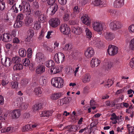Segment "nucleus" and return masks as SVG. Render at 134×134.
Returning <instances> with one entry per match:
<instances>
[{
    "mask_svg": "<svg viewBox=\"0 0 134 134\" xmlns=\"http://www.w3.org/2000/svg\"><path fill=\"white\" fill-rule=\"evenodd\" d=\"M27 0L23 1L21 5H19L18 8H19L20 11H22L26 15H29L31 12L30 9V6L28 3L27 2Z\"/></svg>",
    "mask_w": 134,
    "mask_h": 134,
    "instance_id": "f257e3e1",
    "label": "nucleus"
},
{
    "mask_svg": "<svg viewBox=\"0 0 134 134\" xmlns=\"http://www.w3.org/2000/svg\"><path fill=\"white\" fill-rule=\"evenodd\" d=\"M51 83L54 87L58 88H61L63 86L64 81L61 77H55L52 79Z\"/></svg>",
    "mask_w": 134,
    "mask_h": 134,
    "instance_id": "f03ea898",
    "label": "nucleus"
},
{
    "mask_svg": "<svg viewBox=\"0 0 134 134\" xmlns=\"http://www.w3.org/2000/svg\"><path fill=\"white\" fill-rule=\"evenodd\" d=\"M92 25L94 30L97 32L99 34H102L101 32L103 30V27L101 22L95 21L92 23Z\"/></svg>",
    "mask_w": 134,
    "mask_h": 134,
    "instance_id": "7ed1b4c3",
    "label": "nucleus"
},
{
    "mask_svg": "<svg viewBox=\"0 0 134 134\" xmlns=\"http://www.w3.org/2000/svg\"><path fill=\"white\" fill-rule=\"evenodd\" d=\"M55 0H49L48 2V3L49 5H52L51 8L47 9V11H49L50 12V14L51 15H53L57 11L58 6L57 4L54 3Z\"/></svg>",
    "mask_w": 134,
    "mask_h": 134,
    "instance_id": "20e7f679",
    "label": "nucleus"
},
{
    "mask_svg": "<svg viewBox=\"0 0 134 134\" xmlns=\"http://www.w3.org/2000/svg\"><path fill=\"white\" fill-rule=\"evenodd\" d=\"M54 59L58 64L60 63V62L62 63L65 60V55L62 53H58L55 54Z\"/></svg>",
    "mask_w": 134,
    "mask_h": 134,
    "instance_id": "39448f33",
    "label": "nucleus"
},
{
    "mask_svg": "<svg viewBox=\"0 0 134 134\" xmlns=\"http://www.w3.org/2000/svg\"><path fill=\"white\" fill-rule=\"evenodd\" d=\"M118 48L116 46L113 45H109L107 49L108 54L110 56H114L118 53Z\"/></svg>",
    "mask_w": 134,
    "mask_h": 134,
    "instance_id": "423d86ee",
    "label": "nucleus"
},
{
    "mask_svg": "<svg viewBox=\"0 0 134 134\" xmlns=\"http://www.w3.org/2000/svg\"><path fill=\"white\" fill-rule=\"evenodd\" d=\"M60 20L58 18H53L51 19L49 21L50 26L53 28H56L60 24Z\"/></svg>",
    "mask_w": 134,
    "mask_h": 134,
    "instance_id": "0eeeda50",
    "label": "nucleus"
},
{
    "mask_svg": "<svg viewBox=\"0 0 134 134\" xmlns=\"http://www.w3.org/2000/svg\"><path fill=\"white\" fill-rule=\"evenodd\" d=\"M60 30L61 32L65 35H68L70 33V28L66 24H62L60 26Z\"/></svg>",
    "mask_w": 134,
    "mask_h": 134,
    "instance_id": "6e6552de",
    "label": "nucleus"
},
{
    "mask_svg": "<svg viewBox=\"0 0 134 134\" xmlns=\"http://www.w3.org/2000/svg\"><path fill=\"white\" fill-rule=\"evenodd\" d=\"M82 23L87 26H90L91 23V19L87 14L83 15L81 18Z\"/></svg>",
    "mask_w": 134,
    "mask_h": 134,
    "instance_id": "1a4fd4ad",
    "label": "nucleus"
},
{
    "mask_svg": "<svg viewBox=\"0 0 134 134\" xmlns=\"http://www.w3.org/2000/svg\"><path fill=\"white\" fill-rule=\"evenodd\" d=\"M94 54V51L93 48L92 47L87 48L85 51V55L87 58H90L93 56Z\"/></svg>",
    "mask_w": 134,
    "mask_h": 134,
    "instance_id": "9d476101",
    "label": "nucleus"
},
{
    "mask_svg": "<svg viewBox=\"0 0 134 134\" xmlns=\"http://www.w3.org/2000/svg\"><path fill=\"white\" fill-rule=\"evenodd\" d=\"M2 40L5 42H9L11 41L13 37L10 34L6 33L2 34Z\"/></svg>",
    "mask_w": 134,
    "mask_h": 134,
    "instance_id": "9b49d317",
    "label": "nucleus"
},
{
    "mask_svg": "<svg viewBox=\"0 0 134 134\" xmlns=\"http://www.w3.org/2000/svg\"><path fill=\"white\" fill-rule=\"evenodd\" d=\"M63 95V94L62 92H55L51 94L50 98L52 100H56L61 98Z\"/></svg>",
    "mask_w": 134,
    "mask_h": 134,
    "instance_id": "f8f14e48",
    "label": "nucleus"
},
{
    "mask_svg": "<svg viewBox=\"0 0 134 134\" xmlns=\"http://www.w3.org/2000/svg\"><path fill=\"white\" fill-rule=\"evenodd\" d=\"M36 16L38 17V20L42 22L45 21L46 15L38 10L36 11L35 13Z\"/></svg>",
    "mask_w": 134,
    "mask_h": 134,
    "instance_id": "ddd939ff",
    "label": "nucleus"
},
{
    "mask_svg": "<svg viewBox=\"0 0 134 134\" xmlns=\"http://www.w3.org/2000/svg\"><path fill=\"white\" fill-rule=\"evenodd\" d=\"M100 60L96 57L92 58L90 62V65L92 68L97 67L100 64Z\"/></svg>",
    "mask_w": 134,
    "mask_h": 134,
    "instance_id": "4468645a",
    "label": "nucleus"
},
{
    "mask_svg": "<svg viewBox=\"0 0 134 134\" xmlns=\"http://www.w3.org/2000/svg\"><path fill=\"white\" fill-rule=\"evenodd\" d=\"M33 18L32 16H27L24 20V23L27 26H30L32 24L33 21Z\"/></svg>",
    "mask_w": 134,
    "mask_h": 134,
    "instance_id": "2eb2a0df",
    "label": "nucleus"
},
{
    "mask_svg": "<svg viewBox=\"0 0 134 134\" xmlns=\"http://www.w3.org/2000/svg\"><path fill=\"white\" fill-rule=\"evenodd\" d=\"M62 68L60 65L56 66L55 68H51L49 69L51 74H54L59 72L62 70Z\"/></svg>",
    "mask_w": 134,
    "mask_h": 134,
    "instance_id": "dca6fc26",
    "label": "nucleus"
},
{
    "mask_svg": "<svg viewBox=\"0 0 134 134\" xmlns=\"http://www.w3.org/2000/svg\"><path fill=\"white\" fill-rule=\"evenodd\" d=\"M36 59L38 62L41 63L43 64L45 61L43 54L40 52L36 54Z\"/></svg>",
    "mask_w": 134,
    "mask_h": 134,
    "instance_id": "f3484780",
    "label": "nucleus"
},
{
    "mask_svg": "<svg viewBox=\"0 0 134 134\" xmlns=\"http://www.w3.org/2000/svg\"><path fill=\"white\" fill-rule=\"evenodd\" d=\"M104 36L106 40L109 41L112 40L115 37L114 34L110 32H107L104 33Z\"/></svg>",
    "mask_w": 134,
    "mask_h": 134,
    "instance_id": "a211bd4d",
    "label": "nucleus"
},
{
    "mask_svg": "<svg viewBox=\"0 0 134 134\" xmlns=\"http://www.w3.org/2000/svg\"><path fill=\"white\" fill-rule=\"evenodd\" d=\"M1 61L2 64L7 67L9 66L12 63L11 59L9 58H5L4 59L2 58Z\"/></svg>",
    "mask_w": 134,
    "mask_h": 134,
    "instance_id": "6ab92c4d",
    "label": "nucleus"
},
{
    "mask_svg": "<svg viewBox=\"0 0 134 134\" xmlns=\"http://www.w3.org/2000/svg\"><path fill=\"white\" fill-rule=\"evenodd\" d=\"M71 100V98L69 97H65L60 99L59 100L60 105H63L64 104H68Z\"/></svg>",
    "mask_w": 134,
    "mask_h": 134,
    "instance_id": "aec40b11",
    "label": "nucleus"
},
{
    "mask_svg": "<svg viewBox=\"0 0 134 134\" xmlns=\"http://www.w3.org/2000/svg\"><path fill=\"white\" fill-rule=\"evenodd\" d=\"M124 0H115L113 3V6L116 8H119L124 4Z\"/></svg>",
    "mask_w": 134,
    "mask_h": 134,
    "instance_id": "412c9836",
    "label": "nucleus"
},
{
    "mask_svg": "<svg viewBox=\"0 0 134 134\" xmlns=\"http://www.w3.org/2000/svg\"><path fill=\"white\" fill-rule=\"evenodd\" d=\"M21 112L19 109H15L11 113L12 117L14 119L18 118L20 115Z\"/></svg>",
    "mask_w": 134,
    "mask_h": 134,
    "instance_id": "4be33fe9",
    "label": "nucleus"
},
{
    "mask_svg": "<svg viewBox=\"0 0 134 134\" xmlns=\"http://www.w3.org/2000/svg\"><path fill=\"white\" fill-rule=\"evenodd\" d=\"M91 77L90 75L88 73H86L84 74L82 79V82L86 83L89 82L91 79Z\"/></svg>",
    "mask_w": 134,
    "mask_h": 134,
    "instance_id": "5701e85b",
    "label": "nucleus"
},
{
    "mask_svg": "<svg viewBox=\"0 0 134 134\" xmlns=\"http://www.w3.org/2000/svg\"><path fill=\"white\" fill-rule=\"evenodd\" d=\"M34 35L33 31L32 30H29L27 32V37L26 38V41L28 42H30Z\"/></svg>",
    "mask_w": 134,
    "mask_h": 134,
    "instance_id": "b1692460",
    "label": "nucleus"
},
{
    "mask_svg": "<svg viewBox=\"0 0 134 134\" xmlns=\"http://www.w3.org/2000/svg\"><path fill=\"white\" fill-rule=\"evenodd\" d=\"M53 112L52 110L42 111L40 113V115L41 117H48L51 116Z\"/></svg>",
    "mask_w": 134,
    "mask_h": 134,
    "instance_id": "393cba45",
    "label": "nucleus"
},
{
    "mask_svg": "<svg viewBox=\"0 0 134 134\" xmlns=\"http://www.w3.org/2000/svg\"><path fill=\"white\" fill-rule=\"evenodd\" d=\"M45 66L43 65H39L37 66L36 72L37 74H41L45 71Z\"/></svg>",
    "mask_w": 134,
    "mask_h": 134,
    "instance_id": "a878e982",
    "label": "nucleus"
},
{
    "mask_svg": "<svg viewBox=\"0 0 134 134\" xmlns=\"http://www.w3.org/2000/svg\"><path fill=\"white\" fill-rule=\"evenodd\" d=\"M23 64L24 66H29L30 70L33 69V66L31 65H29L30 64V60L28 58H25L23 60Z\"/></svg>",
    "mask_w": 134,
    "mask_h": 134,
    "instance_id": "bb28decb",
    "label": "nucleus"
},
{
    "mask_svg": "<svg viewBox=\"0 0 134 134\" xmlns=\"http://www.w3.org/2000/svg\"><path fill=\"white\" fill-rule=\"evenodd\" d=\"M85 32L86 37L89 39H91L92 36V33L91 30L86 27L85 28Z\"/></svg>",
    "mask_w": 134,
    "mask_h": 134,
    "instance_id": "cd10ccee",
    "label": "nucleus"
},
{
    "mask_svg": "<svg viewBox=\"0 0 134 134\" xmlns=\"http://www.w3.org/2000/svg\"><path fill=\"white\" fill-rule=\"evenodd\" d=\"M82 29L81 27H74L72 30V32L75 34L80 35L82 32Z\"/></svg>",
    "mask_w": 134,
    "mask_h": 134,
    "instance_id": "c85d7f7f",
    "label": "nucleus"
},
{
    "mask_svg": "<svg viewBox=\"0 0 134 134\" xmlns=\"http://www.w3.org/2000/svg\"><path fill=\"white\" fill-rule=\"evenodd\" d=\"M23 68V65L21 64H17L14 65L13 69L14 70L19 71L22 70Z\"/></svg>",
    "mask_w": 134,
    "mask_h": 134,
    "instance_id": "c756f323",
    "label": "nucleus"
},
{
    "mask_svg": "<svg viewBox=\"0 0 134 134\" xmlns=\"http://www.w3.org/2000/svg\"><path fill=\"white\" fill-rule=\"evenodd\" d=\"M100 40L98 38L94 37L92 38L91 42V44L93 45H97L99 43Z\"/></svg>",
    "mask_w": 134,
    "mask_h": 134,
    "instance_id": "7c9ffc66",
    "label": "nucleus"
},
{
    "mask_svg": "<svg viewBox=\"0 0 134 134\" xmlns=\"http://www.w3.org/2000/svg\"><path fill=\"white\" fill-rule=\"evenodd\" d=\"M46 66L48 68L54 67L55 65V63L52 60H48L46 61L45 63Z\"/></svg>",
    "mask_w": 134,
    "mask_h": 134,
    "instance_id": "2f4dec72",
    "label": "nucleus"
},
{
    "mask_svg": "<svg viewBox=\"0 0 134 134\" xmlns=\"http://www.w3.org/2000/svg\"><path fill=\"white\" fill-rule=\"evenodd\" d=\"M34 92L35 94L38 96L41 95L42 92V88L40 87H36L34 89Z\"/></svg>",
    "mask_w": 134,
    "mask_h": 134,
    "instance_id": "473e14b6",
    "label": "nucleus"
},
{
    "mask_svg": "<svg viewBox=\"0 0 134 134\" xmlns=\"http://www.w3.org/2000/svg\"><path fill=\"white\" fill-rule=\"evenodd\" d=\"M41 108V104L36 103L33 106L32 109L33 111L36 112L40 109Z\"/></svg>",
    "mask_w": 134,
    "mask_h": 134,
    "instance_id": "72a5a7b5",
    "label": "nucleus"
},
{
    "mask_svg": "<svg viewBox=\"0 0 134 134\" xmlns=\"http://www.w3.org/2000/svg\"><path fill=\"white\" fill-rule=\"evenodd\" d=\"M71 15V16H72V14L70 11H68L67 13H65L64 15L63 18L64 21H67L69 20L70 18V15Z\"/></svg>",
    "mask_w": 134,
    "mask_h": 134,
    "instance_id": "f704fd0d",
    "label": "nucleus"
},
{
    "mask_svg": "<svg viewBox=\"0 0 134 134\" xmlns=\"http://www.w3.org/2000/svg\"><path fill=\"white\" fill-rule=\"evenodd\" d=\"M5 131L7 132L12 133L14 132L16 130V129L13 127H8L4 129Z\"/></svg>",
    "mask_w": 134,
    "mask_h": 134,
    "instance_id": "c9c22d12",
    "label": "nucleus"
},
{
    "mask_svg": "<svg viewBox=\"0 0 134 134\" xmlns=\"http://www.w3.org/2000/svg\"><path fill=\"white\" fill-rule=\"evenodd\" d=\"M19 53L20 56L24 57L26 56V51L24 49H21L19 50Z\"/></svg>",
    "mask_w": 134,
    "mask_h": 134,
    "instance_id": "e433bc0d",
    "label": "nucleus"
},
{
    "mask_svg": "<svg viewBox=\"0 0 134 134\" xmlns=\"http://www.w3.org/2000/svg\"><path fill=\"white\" fill-rule=\"evenodd\" d=\"M72 48L71 46H70V44H66L65 47L63 48V50L65 51L70 52Z\"/></svg>",
    "mask_w": 134,
    "mask_h": 134,
    "instance_id": "4c0bfd02",
    "label": "nucleus"
},
{
    "mask_svg": "<svg viewBox=\"0 0 134 134\" xmlns=\"http://www.w3.org/2000/svg\"><path fill=\"white\" fill-rule=\"evenodd\" d=\"M110 29L112 30H117L114 21L111 22L109 25Z\"/></svg>",
    "mask_w": 134,
    "mask_h": 134,
    "instance_id": "58836bf2",
    "label": "nucleus"
},
{
    "mask_svg": "<svg viewBox=\"0 0 134 134\" xmlns=\"http://www.w3.org/2000/svg\"><path fill=\"white\" fill-rule=\"evenodd\" d=\"M114 22L117 30L121 28L122 27V25L121 22L116 20H115Z\"/></svg>",
    "mask_w": 134,
    "mask_h": 134,
    "instance_id": "ea45409f",
    "label": "nucleus"
},
{
    "mask_svg": "<svg viewBox=\"0 0 134 134\" xmlns=\"http://www.w3.org/2000/svg\"><path fill=\"white\" fill-rule=\"evenodd\" d=\"M129 48L131 50H134V38L130 41L129 43Z\"/></svg>",
    "mask_w": 134,
    "mask_h": 134,
    "instance_id": "a19ab883",
    "label": "nucleus"
},
{
    "mask_svg": "<svg viewBox=\"0 0 134 134\" xmlns=\"http://www.w3.org/2000/svg\"><path fill=\"white\" fill-rule=\"evenodd\" d=\"M12 62L14 63L20 62L21 61L20 58L18 56H15L13 57L12 59Z\"/></svg>",
    "mask_w": 134,
    "mask_h": 134,
    "instance_id": "79ce46f5",
    "label": "nucleus"
},
{
    "mask_svg": "<svg viewBox=\"0 0 134 134\" xmlns=\"http://www.w3.org/2000/svg\"><path fill=\"white\" fill-rule=\"evenodd\" d=\"M30 126L29 125H27L22 127L21 130L23 132H26L30 130Z\"/></svg>",
    "mask_w": 134,
    "mask_h": 134,
    "instance_id": "37998d69",
    "label": "nucleus"
},
{
    "mask_svg": "<svg viewBox=\"0 0 134 134\" xmlns=\"http://www.w3.org/2000/svg\"><path fill=\"white\" fill-rule=\"evenodd\" d=\"M23 21H16L14 24V27L15 28H18L21 27L22 25Z\"/></svg>",
    "mask_w": 134,
    "mask_h": 134,
    "instance_id": "c03bdc74",
    "label": "nucleus"
},
{
    "mask_svg": "<svg viewBox=\"0 0 134 134\" xmlns=\"http://www.w3.org/2000/svg\"><path fill=\"white\" fill-rule=\"evenodd\" d=\"M12 88L13 89H17L18 86V83L16 81H13L11 82Z\"/></svg>",
    "mask_w": 134,
    "mask_h": 134,
    "instance_id": "a18cd8bd",
    "label": "nucleus"
},
{
    "mask_svg": "<svg viewBox=\"0 0 134 134\" xmlns=\"http://www.w3.org/2000/svg\"><path fill=\"white\" fill-rule=\"evenodd\" d=\"M92 3L95 6H98L103 4L102 2L100 0H94L93 2Z\"/></svg>",
    "mask_w": 134,
    "mask_h": 134,
    "instance_id": "49530a36",
    "label": "nucleus"
},
{
    "mask_svg": "<svg viewBox=\"0 0 134 134\" xmlns=\"http://www.w3.org/2000/svg\"><path fill=\"white\" fill-rule=\"evenodd\" d=\"M118 106H120L121 107L123 108L124 107L126 108H128L129 106V105L128 103L123 102L117 104Z\"/></svg>",
    "mask_w": 134,
    "mask_h": 134,
    "instance_id": "de8ad7c7",
    "label": "nucleus"
},
{
    "mask_svg": "<svg viewBox=\"0 0 134 134\" xmlns=\"http://www.w3.org/2000/svg\"><path fill=\"white\" fill-rule=\"evenodd\" d=\"M27 57L29 58H31L32 57V51L31 48H28L27 50Z\"/></svg>",
    "mask_w": 134,
    "mask_h": 134,
    "instance_id": "09e8293b",
    "label": "nucleus"
},
{
    "mask_svg": "<svg viewBox=\"0 0 134 134\" xmlns=\"http://www.w3.org/2000/svg\"><path fill=\"white\" fill-rule=\"evenodd\" d=\"M34 27L37 30L40 27V21H36L35 22Z\"/></svg>",
    "mask_w": 134,
    "mask_h": 134,
    "instance_id": "8fccbe9b",
    "label": "nucleus"
},
{
    "mask_svg": "<svg viewBox=\"0 0 134 134\" xmlns=\"http://www.w3.org/2000/svg\"><path fill=\"white\" fill-rule=\"evenodd\" d=\"M7 115L5 114H3L0 115V121L4 122L5 119V117Z\"/></svg>",
    "mask_w": 134,
    "mask_h": 134,
    "instance_id": "3c124183",
    "label": "nucleus"
},
{
    "mask_svg": "<svg viewBox=\"0 0 134 134\" xmlns=\"http://www.w3.org/2000/svg\"><path fill=\"white\" fill-rule=\"evenodd\" d=\"M128 30L130 33H134V24L130 25L128 27Z\"/></svg>",
    "mask_w": 134,
    "mask_h": 134,
    "instance_id": "603ef678",
    "label": "nucleus"
},
{
    "mask_svg": "<svg viewBox=\"0 0 134 134\" xmlns=\"http://www.w3.org/2000/svg\"><path fill=\"white\" fill-rule=\"evenodd\" d=\"M24 18V16L22 13L19 14L17 17L16 20H17L20 21L22 20Z\"/></svg>",
    "mask_w": 134,
    "mask_h": 134,
    "instance_id": "864d4df0",
    "label": "nucleus"
},
{
    "mask_svg": "<svg viewBox=\"0 0 134 134\" xmlns=\"http://www.w3.org/2000/svg\"><path fill=\"white\" fill-rule=\"evenodd\" d=\"M5 46L6 49H7L8 51L12 49L13 47L12 45L9 43L6 44L5 45Z\"/></svg>",
    "mask_w": 134,
    "mask_h": 134,
    "instance_id": "5fc2aeb1",
    "label": "nucleus"
},
{
    "mask_svg": "<svg viewBox=\"0 0 134 134\" xmlns=\"http://www.w3.org/2000/svg\"><path fill=\"white\" fill-rule=\"evenodd\" d=\"M28 80L26 79H23L21 81V84L23 86H25L28 83Z\"/></svg>",
    "mask_w": 134,
    "mask_h": 134,
    "instance_id": "6e6d98bb",
    "label": "nucleus"
},
{
    "mask_svg": "<svg viewBox=\"0 0 134 134\" xmlns=\"http://www.w3.org/2000/svg\"><path fill=\"white\" fill-rule=\"evenodd\" d=\"M73 12L75 13H78L80 12V9L77 6H75L73 8Z\"/></svg>",
    "mask_w": 134,
    "mask_h": 134,
    "instance_id": "4d7b16f0",
    "label": "nucleus"
},
{
    "mask_svg": "<svg viewBox=\"0 0 134 134\" xmlns=\"http://www.w3.org/2000/svg\"><path fill=\"white\" fill-rule=\"evenodd\" d=\"M127 126L129 133L132 132L134 130V127L131 126L130 124H127Z\"/></svg>",
    "mask_w": 134,
    "mask_h": 134,
    "instance_id": "13d9d810",
    "label": "nucleus"
},
{
    "mask_svg": "<svg viewBox=\"0 0 134 134\" xmlns=\"http://www.w3.org/2000/svg\"><path fill=\"white\" fill-rule=\"evenodd\" d=\"M20 106L22 109H26L28 107V104L27 103H23Z\"/></svg>",
    "mask_w": 134,
    "mask_h": 134,
    "instance_id": "bf43d9fd",
    "label": "nucleus"
},
{
    "mask_svg": "<svg viewBox=\"0 0 134 134\" xmlns=\"http://www.w3.org/2000/svg\"><path fill=\"white\" fill-rule=\"evenodd\" d=\"M5 8V4L3 2H0V10H3Z\"/></svg>",
    "mask_w": 134,
    "mask_h": 134,
    "instance_id": "052dcab7",
    "label": "nucleus"
},
{
    "mask_svg": "<svg viewBox=\"0 0 134 134\" xmlns=\"http://www.w3.org/2000/svg\"><path fill=\"white\" fill-rule=\"evenodd\" d=\"M113 83V80H111L109 79L107 82L106 85L109 87L110 86L112 85Z\"/></svg>",
    "mask_w": 134,
    "mask_h": 134,
    "instance_id": "680f3d73",
    "label": "nucleus"
},
{
    "mask_svg": "<svg viewBox=\"0 0 134 134\" xmlns=\"http://www.w3.org/2000/svg\"><path fill=\"white\" fill-rule=\"evenodd\" d=\"M53 32V31L52 30L50 31H48L47 32V35L46 36V37L48 39H49L51 38V33H52Z\"/></svg>",
    "mask_w": 134,
    "mask_h": 134,
    "instance_id": "e2e57ef3",
    "label": "nucleus"
},
{
    "mask_svg": "<svg viewBox=\"0 0 134 134\" xmlns=\"http://www.w3.org/2000/svg\"><path fill=\"white\" fill-rule=\"evenodd\" d=\"M129 64L131 68H134V57L132 59Z\"/></svg>",
    "mask_w": 134,
    "mask_h": 134,
    "instance_id": "0e129e2a",
    "label": "nucleus"
},
{
    "mask_svg": "<svg viewBox=\"0 0 134 134\" xmlns=\"http://www.w3.org/2000/svg\"><path fill=\"white\" fill-rule=\"evenodd\" d=\"M12 10H13L14 12L16 13H17L18 12V9L17 7H16L15 4V5H13L12 8Z\"/></svg>",
    "mask_w": 134,
    "mask_h": 134,
    "instance_id": "69168bd1",
    "label": "nucleus"
},
{
    "mask_svg": "<svg viewBox=\"0 0 134 134\" xmlns=\"http://www.w3.org/2000/svg\"><path fill=\"white\" fill-rule=\"evenodd\" d=\"M4 103V97L2 95H0V105H3Z\"/></svg>",
    "mask_w": 134,
    "mask_h": 134,
    "instance_id": "338daca9",
    "label": "nucleus"
},
{
    "mask_svg": "<svg viewBox=\"0 0 134 134\" xmlns=\"http://www.w3.org/2000/svg\"><path fill=\"white\" fill-rule=\"evenodd\" d=\"M40 82L42 84H43L46 83V79L44 77H41L40 79Z\"/></svg>",
    "mask_w": 134,
    "mask_h": 134,
    "instance_id": "774afa93",
    "label": "nucleus"
}]
</instances>
